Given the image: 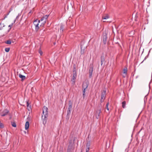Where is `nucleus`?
<instances>
[{"label":"nucleus","mask_w":152,"mask_h":152,"mask_svg":"<svg viewBox=\"0 0 152 152\" xmlns=\"http://www.w3.org/2000/svg\"><path fill=\"white\" fill-rule=\"evenodd\" d=\"M102 105L101 104H99L97 107V110L96 113V117L97 119H98L99 118L100 114L102 109Z\"/></svg>","instance_id":"obj_1"},{"label":"nucleus","mask_w":152,"mask_h":152,"mask_svg":"<svg viewBox=\"0 0 152 152\" xmlns=\"http://www.w3.org/2000/svg\"><path fill=\"white\" fill-rule=\"evenodd\" d=\"M69 106L68 108L66 117H69L70 115L72 107V103L71 100L69 101Z\"/></svg>","instance_id":"obj_2"},{"label":"nucleus","mask_w":152,"mask_h":152,"mask_svg":"<svg viewBox=\"0 0 152 152\" xmlns=\"http://www.w3.org/2000/svg\"><path fill=\"white\" fill-rule=\"evenodd\" d=\"M81 52V54H84L85 52V50L87 46L85 45V43L83 42H81L80 43Z\"/></svg>","instance_id":"obj_3"},{"label":"nucleus","mask_w":152,"mask_h":152,"mask_svg":"<svg viewBox=\"0 0 152 152\" xmlns=\"http://www.w3.org/2000/svg\"><path fill=\"white\" fill-rule=\"evenodd\" d=\"M40 23V20H38L36 19L34 22V24L35 26V30L36 31H37L39 29V24Z\"/></svg>","instance_id":"obj_4"},{"label":"nucleus","mask_w":152,"mask_h":152,"mask_svg":"<svg viewBox=\"0 0 152 152\" xmlns=\"http://www.w3.org/2000/svg\"><path fill=\"white\" fill-rule=\"evenodd\" d=\"M86 140L87 141V142L86 145V150H87V152H89L90 149L89 147L90 146L91 143V140L89 138V135H88V137L86 138Z\"/></svg>","instance_id":"obj_5"},{"label":"nucleus","mask_w":152,"mask_h":152,"mask_svg":"<svg viewBox=\"0 0 152 152\" xmlns=\"http://www.w3.org/2000/svg\"><path fill=\"white\" fill-rule=\"evenodd\" d=\"M93 70V64H91L89 69V77L90 78H91L92 77Z\"/></svg>","instance_id":"obj_6"},{"label":"nucleus","mask_w":152,"mask_h":152,"mask_svg":"<svg viewBox=\"0 0 152 152\" xmlns=\"http://www.w3.org/2000/svg\"><path fill=\"white\" fill-rule=\"evenodd\" d=\"M101 64L102 66L104 62H105V57L104 53H102V55L100 57Z\"/></svg>","instance_id":"obj_7"},{"label":"nucleus","mask_w":152,"mask_h":152,"mask_svg":"<svg viewBox=\"0 0 152 152\" xmlns=\"http://www.w3.org/2000/svg\"><path fill=\"white\" fill-rule=\"evenodd\" d=\"M42 113L44 115H48V108L44 106L42 108Z\"/></svg>","instance_id":"obj_8"},{"label":"nucleus","mask_w":152,"mask_h":152,"mask_svg":"<svg viewBox=\"0 0 152 152\" xmlns=\"http://www.w3.org/2000/svg\"><path fill=\"white\" fill-rule=\"evenodd\" d=\"M72 149V141L71 140L69 142V144L68 146L67 152H71Z\"/></svg>","instance_id":"obj_9"},{"label":"nucleus","mask_w":152,"mask_h":152,"mask_svg":"<svg viewBox=\"0 0 152 152\" xmlns=\"http://www.w3.org/2000/svg\"><path fill=\"white\" fill-rule=\"evenodd\" d=\"M107 34L106 32H104L103 34V42L104 44L105 45L107 43Z\"/></svg>","instance_id":"obj_10"},{"label":"nucleus","mask_w":152,"mask_h":152,"mask_svg":"<svg viewBox=\"0 0 152 152\" xmlns=\"http://www.w3.org/2000/svg\"><path fill=\"white\" fill-rule=\"evenodd\" d=\"M88 86V82H83V83L82 86V89H87Z\"/></svg>","instance_id":"obj_11"},{"label":"nucleus","mask_w":152,"mask_h":152,"mask_svg":"<svg viewBox=\"0 0 152 152\" xmlns=\"http://www.w3.org/2000/svg\"><path fill=\"white\" fill-rule=\"evenodd\" d=\"M49 16V15H46L43 17L44 18V19H45V20L44 21H43L41 24L40 25V27H43L45 24L46 23V21L47 19L48 18V16Z\"/></svg>","instance_id":"obj_12"},{"label":"nucleus","mask_w":152,"mask_h":152,"mask_svg":"<svg viewBox=\"0 0 152 152\" xmlns=\"http://www.w3.org/2000/svg\"><path fill=\"white\" fill-rule=\"evenodd\" d=\"M9 113V111L7 109L4 110L2 112L1 115L2 116H4Z\"/></svg>","instance_id":"obj_13"},{"label":"nucleus","mask_w":152,"mask_h":152,"mask_svg":"<svg viewBox=\"0 0 152 152\" xmlns=\"http://www.w3.org/2000/svg\"><path fill=\"white\" fill-rule=\"evenodd\" d=\"M106 90H104L102 92L101 98V99H105L106 96Z\"/></svg>","instance_id":"obj_14"},{"label":"nucleus","mask_w":152,"mask_h":152,"mask_svg":"<svg viewBox=\"0 0 152 152\" xmlns=\"http://www.w3.org/2000/svg\"><path fill=\"white\" fill-rule=\"evenodd\" d=\"M48 116V115H44V118L43 119V124L44 125H45L46 123Z\"/></svg>","instance_id":"obj_15"},{"label":"nucleus","mask_w":152,"mask_h":152,"mask_svg":"<svg viewBox=\"0 0 152 152\" xmlns=\"http://www.w3.org/2000/svg\"><path fill=\"white\" fill-rule=\"evenodd\" d=\"M64 26L62 24L61 25L60 28V32L61 33L63 32L64 31Z\"/></svg>","instance_id":"obj_16"},{"label":"nucleus","mask_w":152,"mask_h":152,"mask_svg":"<svg viewBox=\"0 0 152 152\" xmlns=\"http://www.w3.org/2000/svg\"><path fill=\"white\" fill-rule=\"evenodd\" d=\"M19 77L21 79V81H23L26 79V77L20 74L19 75Z\"/></svg>","instance_id":"obj_17"},{"label":"nucleus","mask_w":152,"mask_h":152,"mask_svg":"<svg viewBox=\"0 0 152 152\" xmlns=\"http://www.w3.org/2000/svg\"><path fill=\"white\" fill-rule=\"evenodd\" d=\"M29 122L28 121H27L25 125V129L26 130L28 129L29 127Z\"/></svg>","instance_id":"obj_18"},{"label":"nucleus","mask_w":152,"mask_h":152,"mask_svg":"<svg viewBox=\"0 0 152 152\" xmlns=\"http://www.w3.org/2000/svg\"><path fill=\"white\" fill-rule=\"evenodd\" d=\"M83 91V99H84L85 98L86 96V89H82Z\"/></svg>","instance_id":"obj_19"},{"label":"nucleus","mask_w":152,"mask_h":152,"mask_svg":"<svg viewBox=\"0 0 152 152\" xmlns=\"http://www.w3.org/2000/svg\"><path fill=\"white\" fill-rule=\"evenodd\" d=\"M76 65L75 64H74L73 65V69L72 70V72H73V73L77 74L76 72Z\"/></svg>","instance_id":"obj_20"},{"label":"nucleus","mask_w":152,"mask_h":152,"mask_svg":"<svg viewBox=\"0 0 152 152\" xmlns=\"http://www.w3.org/2000/svg\"><path fill=\"white\" fill-rule=\"evenodd\" d=\"M4 42L7 44H11L12 42V41L10 39H8L7 41Z\"/></svg>","instance_id":"obj_21"},{"label":"nucleus","mask_w":152,"mask_h":152,"mask_svg":"<svg viewBox=\"0 0 152 152\" xmlns=\"http://www.w3.org/2000/svg\"><path fill=\"white\" fill-rule=\"evenodd\" d=\"M127 67H126L125 66V67L123 69V73L124 74H126L127 72Z\"/></svg>","instance_id":"obj_22"},{"label":"nucleus","mask_w":152,"mask_h":152,"mask_svg":"<svg viewBox=\"0 0 152 152\" xmlns=\"http://www.w3.org/2000/svg\"><path fill=\"white\" fill-rule=\"evenodd\" d=\"M109 18V17L108 15H107L106 16H103L102 17V19H107Z\"/></svg>","instance_id":"obj_23"},{"label":"nucleus","mask_w":152,"mask_h":152,"mask_svg":"<svg viewBox=\"0 0 152 152\" xmlns=\"http://www.w3.org/2000/svg\"><path fill=\"white\" fill-rule=\"evenodd\" d=\"M122 107L123 108H125L126 107V102L125 101L122 102Z\"/></svg>","instance_id":"obj_24"},{"label":"nucleus","mask_w":152,"mask_h":152,"mask_svg":"<svg viewBox=\"0 0 152 152\" xmlns=\"http://www.w3.org/2000/svg\"><path fill=\"white\" fill-rule=\"evenodd\" d=\"M69 25L70 26V28H71L72 29L73 28V26H74V23L73 22V23H72V22H70L69 23Z\"/></svg>","instance_id":"obj_25"},{"label":"nucleus","mask_w":152,"mask_h":152,"mask_svg":"<svg viewBox=\"0 0 152 152\" xmlns=\"http://www.w3.org/2000/svg\"><path fill=\"white\" fill-rule=\"evenodd\" d=\"M11 125L13 127H16V126H17L15 122H11Z\"/></svg>","instance_id":"obj_26"},{"label":"nucleus","mask_w":152,"mask_h":152,"mask_svg":"<svg viewBox=\"0 0 152 152\" xmlns=\"http://www.w3.org/2000/svg\"><path fill=\"white\" fill-rule=\"evenodd\" d=\"M16 21V19L15 20L13 23H12L9 26V27H10V29H11V27L13 26V24L15 23Z\"/></svg>","instance_id":"obj_27"},{"label":"nucleus","mask_w":152,"mask_h":152,"mask_svg":"<svg viewBox=\"0 0 152 152\" xmlns=\"http://www.w3.org/2000/svg\"><path fill=\"white\" fill-rule=\"evenodd\" d=\"M77 77V74L73 73L72 79H75Z\"/></svg>","instance_id":"obj_28"},{"label":"nucleus","mask_w":152,"mask_h":152,"mask_svg":"<svg viewBox=\"0 0 152 152\" xmlns=\"http://www.w3.org/2000/svg\"><path fill=\"white\" fill-rule=\"evenodd\" d=\"M150 50H149V52H148V55H147V56H145V58H144V60H143V61L142 62V63L143 62V61H144V60H146V59H147V58L148 57V56H149V53H150Z\"/></svg>","instance_id":"obj_29"},{"label":"nucleus","mask_w":152,"mask_h":152,"mask_svg":"<svg viewBox=\"0 0 152 152\" xmlns=\"http://www.w3.org/2000/svg\"><path fill=\"white\" fill-rule=\"evenodd\" d=\"M10 48H6L5 49V51L6 52H8L10 50Z\"/></svg>","instance_id":"obj_30"},{"label":"nucleus","mask_w":152,"mask_h":152,"mask_svg":"<svg viewBox=\"0 0 152 152\" xmlns=\"http://www.w3.org/2000/svg\"><path fill=\"white\" fill-rule=\"evenodd\" d=\"M75 80L73 79H72L71 81L72 82V84L73 85H74L75 83Z\"/></svg>","instance_id":"obj_31"},{"label":"nucleus","mask_w":152,"mask_h":152,"mask_svg":"<svg viewBox=\"0 0 152 152\" xmlns=\"http://www.w3.org/2000/svg\"><path fill=\"white\" fill-rule=\"evenodd\" d=\"M40 20V22L41 21H44L45 20V19H44V18L43 17H42L41 18V19L40 20Z\"/></svg>","instance_id":"obj_32"},{"label":"nucleus","mask_w":152,"mask_h":152,"mask_svg":"<svg viewBox=\"0 0 152 152\" xmlns=\"http://www.w3.org/2000/svg\"><path fill=\"white\" fill-rule=\"evenodd\" d=\"M108 105H109V102H108L106 104V109H107V110H109V109L108 107Z\"/></svg>","instance_id":"obj_33"},{"label":"nucleus","mask_w":152,"mask_h":152,"mask_svg":"<svg viewBox=\"0 0 152 152\" xmlns=\"http://www.w3.org/2000/svg\"><path fill=\"white\" fill-rule=\"evenodd\" d=\"M26 105L27 107H28L30 106V105H29V103L28 101H27L26 102Z\"/></svg>","instance_id":"obj_34"},{"label":"nucleus","mask_w":152,"mask_h":152,"mask_svg":"<svg viewBox=\"0 0 152 152\" xmlns=\"http://www.w3.org/2000/svg\"><path fill=\"white\" fill-rule=\"evenodd\" d=\"M31 105H30L28 107H27V109L28 110L30 111V110L31 109Z\"/></svg>","instance_id":"obj_35"},{"label":"nucleus","mask_w":152,"mask_h":152,"mask_svg":"<svg viewBox=\"0 0 152 152\" xmlns=\"http://www.w3.org/2000/svg\"><path fill=\"white\" fill-rule=\"evenodd\" d=\"M4 126L3 124L1 123V128H4Z\"/></svg>","instance_id":"obj_36"},{"label":"nucleus","mask_w":152,"mask_h":152,"mask_svg":"<svg viewBox=\"0 0 152 152\" xmlns=\"http://www.w3.org/2000/svg\"><path fill=\"white\" fill-rule=\"evenodd\" d=\"M33 12V11L32 10H31L28 13V15H31V14Z\"/></svg>","instance_id":"obj_37"},{"label":"nucleus","mask_w":152,"mask_h":152,"mask_svg":"<svg viewBox=\"0 0 152 152\" xmlns=\"http://www.w3.org/2000/svg\"><path fill=\"white\" fill-rule=\"evenodd\" d=\"M130 34L134 35V32L133 31H132L130 32L129 33Z\"/></svg>","instance_id":"obj_38"},{"label":"nucleus","mask_w":152,"mask_h":152,"mask_svg":"<svg viewBox=\"0 0 152 152\" xmlns=\"http://www.w3.org/2000/svg\"><path fill=\"white\" fill-rule=\"evenodd\" d=\"M39 52L40 54L41 55H42V52L41 50H39Z\"/></svg>","instance_id":"obj_39"},{"label":"nucleus","mask_w":152,"mask_h":152,"mask_svg":"<svg viewBox=\"0 0 152 152\" xmlns=\"http://www.w3.org/2000/svg\"><path fill=\"white\" fill-rule=\"evenodd\" d=\"M104 100V99H100L101 103H102V102H103Z\"/></svg>","instance_id":"obj_40"},{"label":"nucleus","mask_w":152,"mask_h":152,"mask_svg":"<svg viewBox=\"0 0 152 152\" xmlns=\"http://www.w3.org/2000/svg\"><path fill=\"white\" fill-rule=\"evenodd\" d=\"M7 15H5V16H4V18L2 19V20H4V19L6 18V17H7Z\"/></svg>","instance_id":"obj_41"},{"label":"nucleus","mask_w":152,"mask_h":152,"mask_svg":"<svg viewBox=\"0 0 152 152\" xmlns=\"http://www.w3.org/2000/svg\"><path fill=\"white\" fill-rule=\"evenodd\" d=\"M137 152H140V151L138 149L137 150Z\"/></svg>","instance_id":"obj_42"},{"label":"nucleus","mask_w":152,"mask_h":152,"mask_svg":"<svg viewBox=\"0 0 152 152\" xmlns=\"http://www.w3.org/2000/svg\"><path fill=\"white\" fill-rule=\"evenodd\" d=\"M10 10L9 12L7 14V15H8L9 14V13L10 12Z\"/></svg>","instance_id":"obj_43"},{"label":"nucleus","mask_w":152,"mask_h":152,"mask_svg":"<svg viewBox=\"0 0 152 152\" xmlns=\"http://www.w3.org/2000/svg\"><path fill=\"white\" fill-rule=\"evenodd\" d=\"M59 152H63L61 151H59Z\"/></svg>","instance_id":"obj_44"},{"label":"nucleus","mask_w":152,"mask_h":152,"mask_svg":"<svg viewBox=\"0 0 152 152\" xmlns=\"http://www.w3.org/2000/svg\"><path fill=\"white\" fill-rule=\"evenodd\" d=\"M11 117H10V119H11Z\"/></svg>","instance_id":"obj_45"},{"label":"nucleus","mask_w":152,"mask_h":152,"mask_svg":"<svg viewBox=\"0 0 152 152\" xmlns=\"http://www.w3.org/2000/svg\"><path fill=\"white\" fill-rule=\"evenodd\" d=\"M1 78H1H1H0L1 80Z\"/></svg>","instance_id":"obj_46"},{"label":"nucleus","mask_w":152,"mask_h":152,"mask_svg":"<svg viewBox=\"0 0 152 152\" xmlns=\"http://www.w3.org/2000/svg\"><path fill=\"white\" fill-rule=\"evenodd\" d=\"M86 152H87V150H86Z\"/></svg>","instance_id":"obj_47"},{"label":"nucleus","mask_w":152,"mask_h":152,"mask_svg":"<svg viewBox=\"0 0 152 152\" xmlns=\"http://www.w3.org/2000/svg\"><path fill=\"white\" fill-rule=\"evenodd\" d=\"M103 22H106L105 21H104Z\"/></svg>","instance_id":"obj_48"},{"label":"nucleus","mask_w":152,"mask_h":152,"mask_svg":"<svg viewBox=\"0 0 152 152\" xmlns=\"http://www.w3.org/2000/svg\"><path fill=\"white\" fill-rule=\"evenodd\" d=\"M81 152H82V151H81Z\"/></svg>","instance_id":"obj_49"},{"label":"nucleus","mask_w":152,"mask_h":152,"mask_svg":"<svg viewBox=\"0 0 152 152\" xmlns=\"http://www.w3.org/2000/svg\"><path fill=\"white\" fill-rule=\"evenodd\" d=\"M81 152H82V151H81Z\"/></svg>","instance_id":"obj_50"}]
</instances>
